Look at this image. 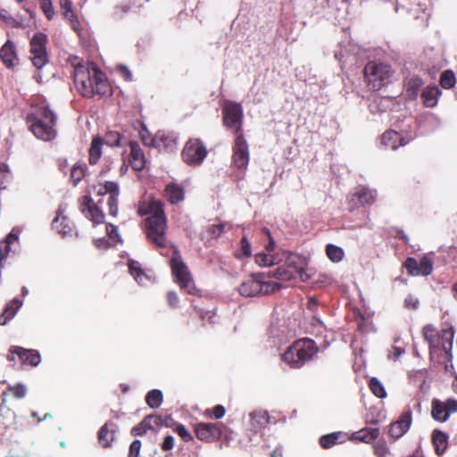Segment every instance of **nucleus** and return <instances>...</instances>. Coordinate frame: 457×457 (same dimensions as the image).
I'll return each mask as SVG.
<instances>
[{"label":"nucleus","mask_w":457,"mask_h":457,"mask_svg":"<svg viewBox=\"0 0 457 457\" xmlns=\"http://www.w3.org/2000/svg\"><path fill=\"white\" fill-rule=\"evenodd\" d=\"M73 77L76 88L84 97L91 98L95 95L101 96L111 95V87L104 73L95 65L88 68L76 67Z\"/></svg>","instance_id":"obj_1"},{"label":"nucleus","mask_w":457,"mask_h":457,"mask_svg":"<svg viewBox=\"0 0 457 457\" xmlns=\"http://www.w3.org/2000/svg\"><path fill=\"white\" fill-rule=\"evenodd\" d=\"M138 214L145 216L150 214L145 220L146 237L156 247L166 248L170 242L166 237V216L163 205L160 201H152L146 206L138 208Z\"/></svg>","instance_id":"obj_2"},{"label":"nucleus","mask_w":457,"mask_h":457,"mask_svg":"<svg viewBox=\"0 0 457 457\" xmlns=\"http://www.w3.org/2000/svg\"><path fill=\"white\" fill-rule=\"evenodd\" d=\"M56 120V114L48 104L37 107L27 116V123L30 131L35 137L45 141H50L55 137Z\"/></svg>","instance_id":"obj_3"},{"label":"nucleus","mask_w":457,"mask_h":457,"mask_svg":"<svg viewBox=\"0 0 457 457\" xmlns=\"http://www.w3.org/2000/svg\"><path fill=\"white\" fill-rule=\"evenodd\" d=\"M315 342L310 338L295 341L282 355L283 361L292 368H300L317 353Z\"/></svg>","instance_id":"obj_4"},{"label":"nucleus","mask_w":457,"mask_h":457,"mask_svg":"<svg viewBox=\"0 0 457 457\" xmlns=\"http://www.w3.org/2000/svg\"><path fill=\"white\" fill-rule=\"evenodd\" d=\"M364 76L372 88L377 90L391 81L394 71L391 66L383 62H370L363 70Z\"/></svg>","instance_id":"obj_5"},{"label":"nucleus","mask_w":457,"mask_h":457,"mask_svg":"<svg viewBox=\"0 0 457 457\" xmlns=\"http://www.w3.org/2000/svg\"><path fill=\"white\" fill-rule=\"evenodd\" d=\"M172 247L174 248V254L170 259V267L175 280L182 289L186 290L190 295H194L195 287L187 266L182 260L179 250L175 246Z\"/></svg>","instance_id":"obj_6"},{"label":"nucleus","mask_w":457,"mask_h":457,"mask_svg":"<svg viewBox=\"0 0 457 457\" xmlns=\"http://www.w3.org/2000/svg\"><path fill=\"white\" fill-rule=\"evenodd\" d=\"M423 337L428 343L430 350L437 348L440 345L445 353L453 349L454 337L453 327L448 329H443L439 335L432 325H426L423 328Z\"/></svg>","instance_id":"obj_7"},{"label":"nucleus","mask_w":457,"mask_h":457,"mask_svg":"<svg viewBox=\"0 0 457 457\" xmlns=\"http://www.w3.org/2000/svg\"><path fill=\"white\" fill-rule=\"evenodd\" d=\"M47 41V36L42 32L34 34L30 39V59L37 70L45 67L49 62L46 52Z\"/></svg>","instance_id":"obj_8"},{"label":"nucleus","mask_w":457,"mask_h":457,"mask_svg":"<svg viewBox=\"0 0 457 457\" xmlns=\"http://www.w3.org/2000/svg\"><path fill=\"white\" fill-rule=\"evenodd\" d=\"M207 149L203 142L198 139H189L182 151L183 161L191 166H199L207 156Z\"/></svg>","instance_id":"obj_9"},{"label":"nucleus","mask_w":457,"mask_h":457,"mask_svg":"<svg viewBox=\"0 0 457 457\" xmlns=\"http://www.w3.org/2000/svg\"><path fill=\"white\" fill-rule=\"evenodd\" d=\"M223 124L228 129H234L237 134L242 129L244 111L240 104L233 101H226L223 108Z\"/></svg>","instance_id":"obj_10"},{"label":"nucleus","mask_w":457,"mask_h":457,"mask_svg":"<svg viewBox=\"0 0 457 457\" xmlns=\"http://www.w3.org/2000/svg\"><path fill=\"white\" fill-rule=\"evenodd\" d=\"M194 432L198 440L204 443L219 441L223 434L220 423L199 422L194 427Z\"/></svg>","instance_id":"obj_11"},{"label":"nucleus","mask_w":457,"mask_h":457,"mask_svg":"<svg viewBox=\"0 0 457 457\" xmlns=\"http://www.w3.org/2000/svg\"><path fill=\"white\" fill-rule=\"evenodd\" d=\"M249 159V145L243 134H237L233 145L232 162L237 169H245Z\"/></svg>","instance_id":"obj_12"},{"label":"nucleus","mask_w":457,"mask_h":457,"mask_svg":"<svg viewBox=\"0 0 457 457\" xmlns=\"http://www.w3.org/2000/svg\"><path fill=\"white\" fill-rule=\"evenodd\" d=\"M403 265L411 276H428L433 271V262L426 255L420 259V262L413 257H408Z\"/></svg>","instance_id":"obj_13"},{"label":"nucleus","mask_w":457,"mask_h":457,"mask_svg":"<svg viewBox=\"0 0 457 457\" xmlns=\"http://www.w3.org/2000/svg\"><path fill=\"white\" fill-rule=\"evenodd\" d=\"M412 421V412L410 408L404 410L398 420L393 422L389 428V434L395 439L403 436L410 428Z\"/></svg>","instance_id":"obj_14"},{"label":"nucleus","mask_w":457,"mask_h":457,"mask_svg":"<svg viewBox=\"0 0 457 457\" xmlns=\"http://www.w3.org/2000/svg\"><path fill=\"white\" fill-rule=\"evenodd\" d=\"M261 276H252L245 279L238 287V292L242 296L253 297L263 293L262 281Z\"/></svg>","instance_id":"obj_15"},{"label":"nucleus","mask_w":457,"mask_h":457,"mask_svg":"<svg viewBox=\"0 0 457 457\" xmlns=\"http://www.w3.org/2000/svg\"><path fill=\"white\" fill-rule=\"evenodd\" d=\"M81 212L95 225L101 224L104 222V214L103 212L93 203L90 196H84L83 203L80 206Z\"/></svg>","instance_id":"obj_16"},{"label":"nucleus","mask_w":457,"mask_h":457,"mask_svg":"<svg viewBox=\"0 0 457 457\" xmlns=\"http://www.w3.org/2000/svg\"><path fill=\"white\" fill-rule=\"evenodd\" d=\"M457 411V402H433L432 417L438 421H445L450 413Z\"/></svg>","instance_id":"obj_17"},{"label":"nucleus","mask_w":457,"mask_h":457,"mask_svg":"<svg viewBox=\"0 0 457 457\" xmlns=\"http://www.w3.org/2000/svg\"><path fill=\"white\" fill-rule=\"evenodd\" d=\"M20 228H13L6 237L0 242V264L6 260L8 254L12 251V246L14 244L19 245Z\"/></svg>","instance_id":"obj_18"},{"label":"nucleus","mask_w":457,"mask_h":457,"mask_svg":"<svg viewBox=\"0 0 457 457\" xmlns=\"http://www.w3.org/2000/svg\"><path fill=\"white\" fill-rule=\"evenodd\" d=\"M0 59L7 68H12L14 62L17 60L15 45L7 40L0 49Z\"/></svg>","instance_id":"obj_19"},{"label":"nucleus","mask_w":457,"mask_h":457,"mask_svg":"<svg viewBox=\"0 0 457 457\" xmlns=\"http://www.w3.org/2000/svg\"><path fill=\"white\" fill-rule=\"evenodd\" d=\"M379 436L378 428L366 427L352 434L350 439L353 441L370 444L375 441Z\"/></svg>","instance_id":"obj_20"},{"label":"nucleus","mask_w":457,"mask_h":457,"mask_svg":"<svg viewBox=\"0 0 457 457\" xmlns=\"http://www.w3.org/2000/svg\"><path fill=\"white\" fill-rule=\"evenodd\" d=\"M129 162L132 168L136 170H141L145 167V158L143 151L137 142L130 141Z\"/></svg>","instance_id":"obj_21"},{"label":"nucleus","mask_w":457,"mask_h":457,"mask_svg":"<svg viewBox=\"0 0 457 457\" xmlns=\"http://www.w3.org/2000/svg\"><path fill=\"white\" fill-rule=\"evenodd\" d=\"M422 86L423 81L420 77L411 76L406 78L404 80V92L406 98L409 100H415Z\"/></svg>","instance_id":"obj_22"},{"label":"nucleus","mask_w":457,"mask_h":457,"mask_svg":"<svg viewBox=\"0 0 457 457\" xmlns=\"http://www.w3.org/2000/svg\"><path fill=\"white\" fill-rule=\"evenodd\" d=\"M250 426L254 432H258L264 428L269 423L270 417L266 411H254L250 412Z\"/></svg>","instance_id":"obj_23"},{"label":"nucleus","mask_w":457,"mask_h":457,"mask_svg":"<svg viewBox=\"0 0 457 457\" xmlns=\"http://www.w3.org/2000/svg\"><path fill=\"white\" fill-rule=\"evenodd\" d=\"M381 144L387 148L393 150L397 149L400 145H404L406 142L403 137L394 130H387L381 136Z\"/></svg>","instance_id":"obj_24"},{"label":"nucleus","mask_w":457,"mask_h":457,"mask_svg":"<svg viewBox=\"0 0 457 457\" xmlns=\"http://www.w3.org/2000/svg\"><path fill=\"white\" fill-rule=\"evenodd\" d=\"M110 427H114L113 423H105L98 431V443L104 447H110L114 440V429Z\"/></svg>","instance_id":"obj_25"},{"label":"nucleus","mask_w":457,"mask_h":457,"mask_svg":"<svg viewBox=\"0 0 457 457\" xmlns=\"http://www.w3.org/2000/svg\"><path fill=\"white\" fill-rule=\"evenodd\" d=\"M21 305L22 302L17 297L8 303L0 315V325H5L9 320H11L16 315V312Z\"/></svg>","instance_id":"obj_26"},{"label":"nucleus","mask_w":457,"mask_h":457,"mask_svg":"<svg viewBox=\"0 0 457 457\" xmlns=\"http://www.w3.org/2000/svg\"><path fill=\"white\" fill-rule=\"evenodd\" d=\"M441 91L436 86H428L425 87L421 93L423 104L429 108L436 106Z\"/></svg>","instance_id":"obj_27"},{"label":"nucleus","mask_w":457,"mask_h":457,"mask_svg":"<svg viewBox=\"0 0 457 457\" xmlns=\"http://www.w3.org/2000/svg\"><path fill=\"white\" fill-rule=\"evenodd\" d=\"M268 277L275 278L279 280H292L295 279V270L288 268L286 264L280 265L273 270H269L267 273Z\"/></svg>","instance_id":"obj_28"},{"label":"nucleus","mask_w":457,"mask_h":457,"mask_svg":"<svg viewBox=\"0 0 457 457\" xmlns=\"http://www.w3.org/2000/svg\"><path fill=\"white\" fill-rule=\"evenodd\" d=\"M165 191L169 202L172 204H176L185 198L184 188L179 184L171 183L167 185Z\"/></svg>","instance_id":"obj_29"},{"label":"nucleus","mask_w":457,"mask_h":457,"mask_svg":"<svg viewBox=\"0 0 457 457\" xmlns=\"http://www.w3.org/2000/svg\"><path fill=\"white\" fill-rule=\"evenodd\" d=\"M129 273L139 285H146L150 281L149 276L142 270L138 262L130 260L129 262Z\"/></svg>","instance_id":"obj_30"},{"label":"nucleus","mask_w":457,"mask_h":457,"mask_svg":"<svg viewBox=\"0 0 457 457\" xmlns=\"http://www.w3.org/2000/svg\"><path fill=\"white\" fill-rule=\"evenodd\" d=\"M385 419L382 402L378 404L371 405L368 408L366 413V420L370 424H378Z\"/></svg>","instance_id":"obj_31"},{"label":"nucleus","mask_w":457,"mask_h":457,"mask_svg":"<svg viewBox=\"0 0 457 457\" xmlns=\"http://www.w3.org/2000/svg\"><path fill=\"white\" fill-rule=\"evenodd\" d=\"M432 443L436 453L440 455L444 453L448 446V436L442 431L434 430L432 433Z\"/></svg>","instance_id":"obj_32"},{"label":"nucleus","mask_w":457,"mask_h":457,"mask_svg":"<svg viewBox=\"0 0 457 457\" xmlns=\"http://www.w3.org/2000/svg\"><path fill=\"white\" fill-rule=\"evenodd\" d=\"M376 191L366 187H359L353 196L356 197L361 205L370 204L376 198Z\"/></svg>","instance_id":"obj_33"},{"label":"nucleus","mask_w":457,"mask_h":457,"mask_svg":"<svg viewBox=\"0 0 457 457\" xmlns=\"http://www.w3.org/2000/svg\"><path fill=\"white\" fill-rule=\"evenodd\" d=\"M285 264L288 268L295 270V276L297 277V273H299V270L307 266V261L305 257L300 254L290 253L287 257Z\"/></svg>","instance_id":"obj_34"},{"label":"nucleus","mask_w":457,"mask_h":457,"mask_svg":"<svg viewBox=\"0 0 457 457\" xmlns=\"http://www.w3.org/2000/svg\"><path fill=\"white\" fill-rule=\"evenodd\" d=\"M103 141L101 137H94L89 149V163L95 165L102 155Z\"/></svg>","instance_id":"obj_35"},{"label":"nucleus","mask_w":457,"mask_h":457,"mask_svg":"<svg viewBox=\"0 0 457 457\" xmlns=\"http://www.w3.org/2000/svg\"><path fill=\"white\" fill-rule=\"evenodd\" d=\"M87 172V166L84 162H78L73 165L71 171V179L74 186H77L83 178L86 177Z\"/></svg>","instance_id":"obj_36"},{"label":"nucleus","mask_w":457,"mask_h":457,"mask_svg":"<svg viewBox=\"0 0 457 457\" xmlns=\"http://www.w3.org/2000/svg\"><path fill=\"white\" fill-rule=\"evenodd\" d=\"M60 214L53 220V228H55L62 236L70 235L72 231V226L67 217H62L59 223Z\"/></svg>","instance_id":"obj_37"},{"label":"nucleus","mask_w":457,"mask_h":457,"mask_svg":"<svg viewBox=\"0 0 457 457\" xmlns=\"http://www.w3.org/2000/svg\"><path fill=\"white\" fill-rule=\"evenodd\" d=\"M153 416H146L140 423L131 429V435L134 436H144L152 427Z\"/></svg>","instance_id":"obj_38"},{"label":"nucleus","mask_w":457,"mask_h":457,"mask_svg":"<svg viewBox=\"0 0 457 457\" xmlns=\"http://www.w3.org/2000/svg\"><path fill=\"white\" fill-rule=\"evenodd\" d=\"M341 437L340 432H335L320 436L319 443L323 449H329L337 445Z\"/></svg>","instance_id":"obj_39"},{"label":"nucleus","mask_w":457,"mask_h":457,"mask_svg":"<svg viewBox=\"0 0 457 457\" xmlns=\"http://www.w3.org/2000/svg\"><path fill=\"white\" fill-rule=\"evenodd\" d=\"M326 253L329 260H331L333 262H338L342 261L345 254L344 250L341 247L332 244H328L326 246Z\"/></svg>","instance_id":"obj_40"},{"label":"nucleus","mask_w":457,"mask_h":457,"mask_svg":"<svg viewBox=\"0 0 457 457\" xmlns=\"http://www.w3.org/2000/svg\"><path fill=\"white\" fill-rule=\"evenodd\" d=\"M456 78L453 71H445L440 77V86L443 88L449 89L455 85Z\"/></svg>","instance_id":"obj_41"},{"label":"nucleus","mask_w":457,"mask_h":457,"mask_svg":"<svg viewBox=\"0 0 457 457\" xmlns=\"http://www.w3.org/2000/svg\"><path fill=\"white\" fill-rule=\"evenodd\" d=\"M369 386H370L371 392L378 398L386 397V388L377 378H372L370 380Z\"/></svg>","instance_id":"obj_42"},{"label":"nucleus","mask_w":457,"mask_h":457,"mask_svg":"<svg viewBox=\"0 0 457 457\" xmlns=\"http://www.w3.org/2000/svg\"><path fill=\"white\" fill-rule=\"evenodd\" d=\"M122 137L115 131H109L105 134L104 143L110 146H120Z\"/></svg>","instance_id":"obj_43"},{"label":"nucleus","mask_w":457,"mask_h":457,"mask_svg":"<svg viewBox=\"0 0 457 457\" xmlns=\"http://www.w3.org/2000/svg\"><path fill=\"white\" fill-rule=\"evenodd\" d=\"M373 452L377 457H386L389 448L384 440H378L373 445Z\"/></svg>","instance_id":"obj_44"},{"label":"nucleus","mask_w":457,"mask_h":457,"mask_svg":"<svg viewBox=\"0 0 457 457\" xmlns=\"http://www.w3.org/2000/svg\"><path fill=\"white\" fill-rule=\"evenodd\" d=\"M255 262L260 266H271L275 263V259L268 253H259L255 254Z\"/></svg>","instance_id":"obj_45"},{"label":"nucleus","mask_w":457,"mask_h":457,"mask_svg":"<svg viewBox=\"0 0 457 457\" xmlns=\"http://www.w3.org/2000/svg\"><path fill=\"white\" fill-rule=\"evenodd\" d=\"M12 179L9 168L4 163H0V189L5 188V184Z\"/></svg>","instance_id":"obj_46"},{"label":"nucleus","mask_w":457,"mask_h":457,"mask_svg":"<svg viewBox=\"0 0 457 457\" xmlns=\"http://www.w3.org/2000/svg\"><path fill=\"white\" fill-rule=\"evenodd\" d=\"M60 5L64 10V17L72 22L76 16L72 10L71 0H60Z\"/></svg>","instance_id":"obj_47"},{"label":"nucleus","mask_w":457,"mask_h":457,"mask_svg":"<svg viewBox=\"0 0 457 457\" xmlns=\"http://www.w3.org/2000/svg\"><path fill=\"white\" fill-rule=\"evenodd\" d=\"M174 431L180 436V438L184 442H191L194 440L193 436L183 424H178L175 427Z\"/></svg>","instance_id":"obj_48"},{"label":"nucleus","mask_w":457,"mask_h":457,"mask_svg":"<svg viewBox=\"0 0 457 457\" xmlns=\"http://www.w3.org/2000/svg\"><path fill=\"white\" fill-rule=\"evenodd\" d=\"M226 410L224 406L218 404L212 409H207L205 411V415L207 417H212L216 420L221 419L225 415Z\"/></svg>","instance_id":"obj_49"},{"label":"nucleus","mask_w":457,"mask_h":457,"mask_svg":"<svg viewBox=\"0 0 457 457\" xmlns=\"http://www.w3.org/2000/svg\"><path fill=\"white\" fill-rule=\"evenodd\" d=\"M41 361L40 354L37 351L35 350H28L26 363L29 364L33 367H37Z\"/></svg>","instance_id":"obj_50"},{"label":"nucleus","mask_w":457,"mask_h":457,"mask_svg":"<svg viewBox=\"0 0 457 457\" xmlns=\"http://www.w3.org/2000/svg\"><path fill=\"white\" fill-rule=\"evenodd\" d=\"M118 196L119 195H111L108 198L107 205L110 215L116 217L118 214Z\"/></svg>","instance_id":"obj_51"},{"label":"nucleus","mask_w":457,"mask_h":457,"mask_svg":"<svg viewBox=\"0 0 457 457\" xmlns=\"http://www.w3.org/2000/svg\"><path fill=\"white\" fill-rule=\"evenodd\" d=\"M41 8L48 20L54 17V12L51 0H41Z\"/></svg>","instance_id":"obj_52"},{"label":"nucleus","mask_w":457,"mask_h":457,"mask_svg":"<svg viewBox=\"0 0 457 457\" xmlns=\"http://www.w3.org/2000/svg\"><path fill=\"white\" fill-rule=\"evenodd\" d=\"M104 193L111 195H119V184L114 181H105L104 185Z\"/></svg>","instance_id":"obj_53"},{"label":"nucleus","mask_w":457,"mask_h":457,"mask_svg":"<svg viewBox=\"0 0 457 457\" xmlns=\"http://www.w3.org/2000/svg\"><path fill=\"white\" fill-rule=\"evenodd\" d=\"M141 449V442L138 439L134 440L129 449L128 457H138Z\"/></svg>","instance_id":"obj_54"},{"label":"nucleus","mask_w":457,"mask_h":457,"mask_svg":"<svg viewBox=\"0 0 457 457\" xmlns=\"http://www.w3.org/2000/svg\"><path fill=\"white\" fill-rule=\"evenodd\" d=\"M10 390L12 392L14 397L23 398L26 395L27 387L23 384H17L16 386L10 387Z\"/></svg>","instance_id":"obj_55"},{"label":"nucleus","mask_w":457,"mask_h":457,"mask_svg":"<svg viewBox=\"0 0 457 457\" xmlns=\"http://www.w3.org/2000/svg\"><path fill=\"white\" fill-rule=\"evenodd\" d=\"M262 285L264 294L276 292L282 287L281 284L278 282H262Z\"/></svg>","instance_id":"obj_56"},{"label":"nucleus","mask_w":457,"mask_h":457,"mask_svg":"<svg viewBox=\"0 0 457 457\" xmlns=\"http://www.w3.org/2000/svg\"><path fill=\"white\" fill-rule=\"evenodd\" d=\"M130 9V6L128 4H121L120 6H116L113 12V16L116 19H121L124 14H126Z\"/></svg>","instance_id":"obj_57"},{"label":"nucleus","mask_w":457,"mask_h":457,"mask_svg":"<svg viewBox=\"0 0 457 457\" xmlns=\"http://www.w3.org/2000/svg\"><path fill=\"white\" fill-rule=\"evenodd\" d=\"M11 353L12 354H17L20 360L22 361V363H26V357L28 353L27 349L21 346H14L11 349Z\"/></svg>","instance_id":"obj_58"},{"label":"nucleus","mask_w":457,"mask_h":457,"mask_svg":"<svg viewBox=\"0 0 457 457\" xmlns=\"http://www.w3.org/2000/svg\"><path fill=\"white\" fill-rule=\"evenodd\" d=\"M167 301H168L169 305L171 308H177L179 305V299L177 293H175L174 291L168 292L167 293Z\"/></svg>","instance_id":"obj_59"},{"label":"nucleus","mask_w":457,"mask_h":457,"mask_svg":"<svg viewBox=\"0 0 457 457\" xmlns=\"http://www.w3.org/2000/svg\"><path fill=\"white\" fill-rule=\"evenodd\" d=\"M174 447V437L168 435L164 437L161 448L162 451H170Z\"/></svg>","instance_id":"obj_60"},{"label":"nucleus","mask_w":457,"mask_h":457,"mask_svg":"<svg viewBox=\"0 0 457 457\" xmlns=\"http://www.w3.org/2000/svg\"><path fill=\"white\" fill-rule=\"evenodd\" d=\"M162 392L159 389H153L147 393L145 400H162Z\"/></svg>","instance_id":"obj_61"},{"label":"nucleus","mask_w":457,"mask_h":457,"mask_svg":"<svg viewBox=\"0 0 457 457\" xmlns=\"http://www.w3.org/2000/svg\"><path fill=\"white\" fill-rule=\"evenodd\" d=\"M404 304L407 308L416 310L419 307L420 302L417 298L409 295L408 297L405 298Z\"/></svg>","instance_id":"obj_62"},{"label":"nucleus","mask_w":457,"mask_h":457,"mask_svg":"<svg viewBox=\"0 0 457 457\" xmlns=\"http://www.w3.org/2000/svg\"><path fill=\"white\" fill-rule=\"evenodd\" d=\"M223 224L212 225L210 228V232L214 237H219L223 233Z\"/></svg>","instance_id":"obj_63"},{"label":"nucleus","mask_w":457,"mask_h":457,"mask_svg":"<svg viewBox=\"0 0 457 457\" xmlns=\"http://www.w3.org/2000/svg\"><path fill=\"white\" fill-rule=\"evenodd\" d=\"M241 248H242L243 253L245 256H250L251 255V245H250L249 241L245 237H243L241 239Z\"/></svg>","instance_id":"obj_64"}]
</instances>
